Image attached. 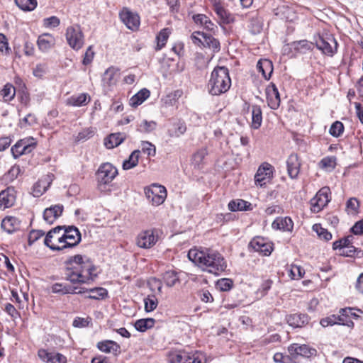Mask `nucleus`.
I'll return each mask as SVG.
<instances>
[{
	"instance_id": "nucleus-1",
	"label": "nucleus",
	"mask_w": 363,
	"mask_h": 363,
	"mask_svg": "<svg viewBox=\"0 0 363 363\" xmlns=\"http://www.w3.org/2000/svg\"><path fill=\"white\" fill-rule=\"evenodd\" d=\"M187 256L189 259L202 271L214 275H219L227 268V263L223 256L218 251L210 248L191 249Z\"/></svg>"
},
{
	"instance_id": "nucleus-2",
	"label": "nucleus",
	"mask_w": 363,
	"mask_h": 363,
	"mask_svg": "<svg viewBox=\"0 0 363 363\" xmlns=\"http://www.w3.org/2000/svg\"><path fill=\"white\" fill-rule=\"evenodd\" d=\"M231 86L229 70L225 67H216L211 72L208 89L212 96H219L227 92Z\"/></svg>"
},
{
	"instance_id": "nucleus-3",
	"label": "nucleus",
	"mask_w": 363,
	"mask_h": 363,
	"mask_svg": "<svg viewBox=\"0 0 363 363\" xmlns=\"http://www.w3.org/2000/svg\"><path fill=\"white\" fill-rule=\"evenodd\" d=\"M64 233L61 236L56 238L60 247H52L54 251H60L67 248L77 246L81 241V233L75 226H63Z\"/></svg>"
},
{
	"instance_id": "nucleus-4",
	"label": "nucleus",
	"mask_w": 363,
	"mask_h": 363,
	"mask_svg": "<svg viewBox=\"0 0 363 363\" xmlns=\"http://www.w3.org/2000/svg\"><path fill=\"white\" fill-rule=\"evenodd\" d=\"M316 48L328 56H333L337 51V42L335 38L330 34H318L313 38Z\"/></svg>"
},
{
	"instance_id": "nucleus-5",
	"label": "nucleus",
	"mask_w": 363,
	"mask_h": 363,
	"mask_svg": "<svg viewBox=\"0 0 363 363\" xmlns=\"http://www.w3.org/2000/svg\"><path fill=\"white\" fill-rule=\"evenodd\" d=\"M96 270H86L79 272L77 269H66L65 272V279L69 281L72 284H84L89 283L93 281L97 276L94 273Z\"/></svg>"
},
{
	"instance_id": "nucleus-6",
	"label": "nucleus",
	"mask_w": 363,
	"mask_h": 363,
	"mask_svg": "<svg viewBox=\"0 0 363 363\" xmlns=\"http://www.w3.org/2000/svg\"><path fill=\"white\" fill-rule=\"evenodd\" d=\"M118 174L117 169L111 163L101 164L96 172L99 186L111 183Z\"/></svg>"
},
{
	"instance_id": "nucleus-7",
	"label": "nucleus",
	"mask_w": 363,
	"mask_h": 363,
	"mask_svg": "<svg viewBox=\"0 0 363 363\" xmlns=\"http://www.w3.org/2000/svg\"><path fill=\"white\" fill-rule=\"evenodd\" d=\"M66 39L69 45L74 50L81 49L84 45V35L79 25L69 26L66 30Z\"/></svg>"
},
{
	"instance_id": "nucleus-8",
	"label": "nucleus",
	"mask_w": 363,
	"mask_h": 363,
	"mask_svg": "<svg viewBox=\"0 0 363 363\" xmlns=\"http://www.w3.org/2000/svg\"><path fill=\"white\" fill-rule=\"evenodd\" d=\"M288 352L293 357V359H295V363H297L298 357L310 358L317 355V350L315 348L305 344H291L288 347Z\"/></svg>"
},
{
	"instance_id": "nucleus-9",
	"label": "nucleus",
	"mask_w": 363,
	"mask_h": 363,
	"mask_svg": "<svg viewBox=\"0 0 363 363\" xmlns=\"http://www.w3.org/2000/svg\"><path fill=\"white\" fill-rule=\"evenodd\" d=\"M330 189L328 186L322 187L311 200V211L320 212L330 201Z\"/></svg>"
},
{
	"instance_id": "nucleus-10",
	"label": "nucleus",
	"mask_w": 363,
	"mask_h": 363,
	"mask_svg": "<svg viewBox=\"0 0 363 363\" xmlns=\"http://www.w3.org/2000/svg\"><path fill=\"white\" fill-rule=\"evenodd\" d=\"M171 363H205L200 358V354L196 352L191 353L185 350H179L172 353L169 356Z\"/></svg>"
},
{
	"instance_id": "nucleus-11",
	"label": "nucleus",
	"mask_w": 363,
	"mask_h": 363,
	"mask_svg": "<svg viewBox=\"0 0 363 363\" xmlns=\"http://www.w3.org/2000/svg\"><path fill=\"white\" fill-rule=\"evenodd\" d=\"M145 193L147 199L155 206L162 204L167 196L165 188L156 184H154L152 188L145 189Z\"/></svg>"
},
{
	"instance_id": "nucleus-12",
	"label": "nucleus",
	"mask_w": 363,
	"mask_h": 363,
	"mask_svg": "<svg viewBox=\"0 0 363 363\" xmlns=\"http://www.w3.org/2000/svg\"><path fill=\"white\" fill-rule=\"evenodd\" d=\"M158 235L155 230H147L141 232L137 237V245L139 247L148 249L155 245Z\"/></svg>"
},
{
	"instance_id": "nucleus-13",
	"label": "nucleus",
	"mask_w": 363,
	"mask_h": 363,
	"mask_svg": "<svg viewBox=\"0 0 363 363\" xmlns=\"http://www.w3.org/2000/svg\"><path fill=\"white\" fill-rule=\"evenodd\" d=\"M67 263L71 265V267H68L67 269H77L78 272L86 270H96V267L89 259L84 260V257L80 255L70 257Z\"/></svg>"
},
{
	"instance_id": "nucleus-14",
	"label": "nucleus",
	"mask_w": 363,
	"mask_h": 363,
	"mask_svg": "<svg viewBox=\"0 0 363 363\" xmlns=\"http://www.w3.org/2000/svg\"><path fill=\"white\" fill-rule=\"evenodd\" d=\"M119 69L114 67H108L103 74L102 86L105 91H108L116 85L119 78Z\"/></svg>"
},
{
	"instance_id": "nucleus-15",
	"label": "nucleus",
	"mask_w": 363,
	"mask_h": 363,
	"mask_svg": "<svg viewBox=\"0 0 363 363\" xmlns=\"http://www.w3.org/2000/svg\"><path fill=\"white\" fill-rule=\"evenodd\" d=\"M120 18L128 28L135 30L140 26V17L129 9L124 8L119 13Z\"/></svg>"
},
{
	"instance_id": "nucleus-16",
	"label": "nucleus",
	"mask_w": 363,
	"mask_h": 363,
	"mask_svg": "<svg viewBox=\"0 0 363 363\" xmlns=\"http://www.w3.org/2000/svg\"><path fill=\"white\" fill-rule=\"evenodd\" d=\"M272 166L268 163H264L259 166L255 175V184L260 186L265 185L272 177Z\"/></svg>"
},
{
	"instance_id": "nucleus-17",
	"label": "nucleus",
	"mask_w": 363,
	"mask_h": 363,
	"mask_svg": "<svg viewBox=\"0 0 363 363\" xmlns=\"http://www.w3.org/2000/svg\"><path fill=\"white\" fill-rule=\"evenodd\" d=\"M267 104L271 109L277 110L280 106V95L275 84L270 83L266 88Z\"/></svg>"
},
{
	"instance_id": "nucleus-18",
	"label": "nucleus",
	"mask_w": 363,
	"mask_h": 363,
	"mask_svg": "<svg viewBox=\"0 0 363 363\" xmlns=\"http://www.w3.org/2000/svg\"><path fill=\"white\" fill-rule=\"evenodd\" d=\"M249 247L255 252L262 253L263 255H269L273 250L272 244L267 242L264 238L261 237L254 238L249 243Z\"/></svg>"
},
{
	"instance_id": "nucleus-19",
	"label": "nucleus",
	"mask_w": 363,
	"mask_h": 363,
	"mask_svg": "<svg viewBox=\"0 0 363 363\" xmlns=\"http://www.w3.org/2000/svg\"><path fill=\"white\" fill-rule=\"evenodd\" d=\"M286 319L288 324L294 328L304 327L310 321V317L306 313H301L288 315Z\"/></svg>"
},
{
	"instance_id": "nucleus-20",
	"label": "nucleus",
	"mask_w": 363,
	"mask_h": 363,
	"mask_svg": "<svg viewBox=\"0 0 363 363\" xmlns=\"http://www.w3.org/2000/svg\"><path fill=\"white\" fill-rule=\"evenodd\" d=\"M287 172L291 179L297 178L301 167V162L296 154H291L286 160Z\"/></svg>"
},
{
	"instance_id": "nucleus-21",
	"label": "nucleus",
	"mask_w": 363,
	"mask_h": 363,
	"mask_svg": "<svg viewBox=\"0 0 363 363\" xmlns=\"http://www.w3.org/2000/svg\"><path fill=\"white\" fill-rule=\"evenodd\" d=\"M63 206L57 204L45 209L43 213L44 220L49 224H52L62 213Z\"/></svg>"
},
{
	"instance_id": "nucleus-22",
	"label": "nucleus",
	"mask_w": 363,
	"mask_h": 363,
	"mask_svg": "<svg viewBox=\"0 0 363 363\" xmlns=\"http://www.w3.org/2000/svg\"><path fill=\"white\" fill-rule=\"evenodd\" d=\"M34 149V144H28L24 140L18 141L12 147L11 153L14 158H18L23 155L32 152Z\"/></svg>"
},
{
	"instance_id": "nucleus-23",
	"label": "nucleus",
	"mask_w": 363,
	"mask_h": 363,
	"mask_svg": "<svg viewBox=\"0 0 363 363\" xmlns=\"http://www.w3.org/2000/svg\"><path fill=\"white\" fill-rule=\"evenodd\" d=\"M97 348L105 353H112L118 356L121 353V346L113 340H104L99 342L96 345Z\"/></svg>"
},
{
	"instance_id": "nucleus-24",
	"label": "nucleus",
	"mask_w": 363,
	"mask_h": 363,
	"mask_svg": "<svg viewBox=\"0 0 363 363\" xmlns=\"http://www.w3.org/2000/svg\"><path fill=\"white\" fill-rule=\"evenodd\" d=\"M16 201L13 188H7L0 192V208L11 207Z\"/></svg>"
},
{
	"instance_id": "nucleus-25",
	"label": "nucleus",
	"mask_w": 363,
	"mask_h": 363,
	"mask_svg": "<svg viewBox=\"0 0 363 363\" xmlns=\"http://www.w3.org/2000/svg\"><path fill=\"white\" fill-rule=\"evenodd\" d=\"M63 230L62 226H57L50 230L44 239V244L52 250V247H60L61 244H58L56 238L61 236L60 232Z\"/></svg>"
},
{
	"instance_id": "nucleus-26",
	"label": "nucleus",
	"mask_w": 363,
	"mask_h": 363,
	"mask_svg": "<svg viewBox=\"0 0 363 363\" xmlns=\"http://www.w3.org/2000/svg\"><path fill=\"white\" fill-rule=\"evenodd\" d=\"M55 44V39L52 35L50 33H43L39 35L37 45L40 50L47 52Z\"/></svg>"
},
{
	"instance_id": "nucleus-27",
	"label": "nucleus",
	"mask_w": 363,
	"mask_h": 363,
	"mask_svg": "<svg viewBox=\"0 0 363 363\" xmlns=\"http://www.w3.org/2000/svg\"><path fill=\"white\" fill-rule=\"evenodd\" d=\"M21 222L20 220L13 216H8L4 218L1 221V228L7 232L9 234H11L20 228Z\"/></svg>"
},
{
	"instance_id": "nucleus-28",
	"label": "nucleus",
	"mask_w": 363,
	"mask_h": 363,
	"mask_svg": "<svg viewBox=\"0 0 363 363\" xmlns=\"http://www.w3.org/2000/svg\"><path fill=\"white\" fill-rule=\"evenodd\" d=\"M275 230L290 232L293 230L294 223L289 217L277 218L272 224Z\"/></svg>"
},
{
	"instance_id": "nucleus-29",
	"label": "nucleus",
	"mask_w": 363,
	"mask_h": 363,
	"mask_svg": "<svg viewBox=\"0 0 363 363\" xmlns=\"http://www.w3.org/2000/svg\"><path fill=\"white\" fill-rule=\"evenodd\" d=\"M257 68L262 73L263 77L269 80L273 72V65L272 61L267 59L259 60L257 64Z\"/></svg>"
},
{
	"instance_id": "nucleus-30",
	"label": "nucleus",
	"mask_w": 363,
	"mask_h": 363,
	"mask_svg": "<svg viewBox=\"0 0 363 363\" xmlns=\"http://www.w3.org/2000/svg\"><path fill=\"white\" fill-rule=\"evenodd\" d=\"M186 130V126L184 121L177 120L174 122L172 126L168 129V135L172 138H179Z\"/></svg>"
},
{
	"instance_id": "nucleus-31",
	"label": "nucleus",
	"mask_w": 363,
	"mask_h": 363,
	"mask_svg": "<svg viewBox=\"0 0 363 363\" xmlns=\"http://www.w3.org/2000/svg\"><path fill=\"white\" fill-rule=\"evenodd\" d=\"M213 10L223 23L229 24L234 21L231 14L219 2H216L213 4Z\"/></svg>"
},
{
	"instance_id": "nucleus-32",
	"label": "nucleus",
	"mask_w": 363,
	"mask_h": 363,
	"mask_svg": "<svg viewBox=\"0 0 363 363\" xmlns=\"http://www.w3.org/2000/svg\"><path fill=\"white\" fill-rule=\"evenodd\" d=\"M90 101V96L85 93L79 95H73L67 99L66 104L72 106H83Z\"/></svg>"
},
{
	"instance_id": "nucleus-33",
	"label": "nucleus",
	"mask_w": 363,
	"mask_h": 363,
	"mask_svg": "<svg viewBox=\"0 0 363 363\" xmlns=\"http://www.w3.org/2000/svg\"><path fill=\"white\" fill-rule=\"evenodd\" d=\"M124 140L125 137L122 133H111L104 139V145L108 149H112L121 144Z\"/></svg>"
},
{
	"instance_id": "nucleus-34",
	"label": "nucleus",
	"mask_w": 363,
	"mask_h": 363,
	"mask_svg": "<svg viewBox=\"0 0 363 363\" xmlns=\"http://www.w3.org/2000/svg\"><path fill=\"white\" fill-rule=\"evenodd\" d=\"M150 95V91L147 89H142L130 99L129 104L132 107H137L143 104Z\"/></svg>"
},
{
	"instance_id": "nucleus-35",
	"label": "nucleus",
	"mask_w": 363,
	"mask_h": 363,
	"mask_svg": "<svg viewBox=\"0 0 363 363\" xmlns=\"http://www.w3.org/2000/svg\"><path fill=\"white\" fill-rule=\"evenodd\" d=\"M228 207L230 211L233 212L238 211H249L252 209L251 203L242 199L230 201Z\"/></svg>"
},
{
	"instance_id": "nucleus-36",
	"label": "nucleus",
	"mask_w": 363,
	"mask_h": 363,
	"mask_svg": "<svg viewBox=\"0 0 363 363\" xmlns=\"http://www.w3.org/2000/svg\"><path fill=\"white\" fill-rule=\"evenodd\" d=\"M203 47L212 49L213 52H218L220 50L219 41L211 35L202 33Z\"/></svg>"
},
{
	"instance_id": "nucleus-37",
	"label": "nucleus",
	"mask_w": 363,
	"mask_h": 363,
	"mask_svg": "<svg viewBox=\"0 0 363 363\" xmlns=\"http://www.w3.org/2000/svg\"><path fill=\"white\" fill-rule=\"evenodd\" d=\"M85 291V292H89L90 295L87 296L88 298L99 300L104 299L108 296V291L106 289L102 287L92 288V289H86L82 288V291Z\"/></svg>"
},
{
	"instance_id": "nucleus-38",
	"label": "nucleus",
	"mask_w": 363,
	"mask_h": 363,
	"mask_svg": "<svg viewBox=\"0 0 363 363\" xmlns=\"http://www.w3.org/2000/svg\"><path fill=\"white\" fill-rule=\"evenodd\" d=\"M262 122V113L259 106H252V128L254 129H258Z\"/></svg>"
},
{
	"instance_id": "nucleus-39",
	"label": "nucleus",
	"mask_w": 363,
	"mask_h": 363,
	"mask_svg": "<svg viewBox=\"0 0 363 363\" xmlns=\"http://www.w3.org/2000/svg\"><path fill=\"white\" fill-rule=\"evenodd\" d=\"M155 323L154 318H143L136 320L135 323V328L139 332H145L148 329L153 328Z\"/></svg>"
},
{
	"instance_id": "nucleus-40",
	"label": "nucleus",
	"mask_w": 363,
	"mask_h": 363,
	"mask_svg": "<svg viewBox=\"0 0 363 363\" xmlns=\"http://www.w3.org/2000/svg\"><path fill=\"white\" fill-rule=\"evenodd\" d=\"M140 153V150H134L130 155L128 159L125 160L123 162V169L124 170H128L137 166L138 163Z\"/></svg>"
},
{
	"instance_id": "nucleus-41",
	"label": "nucleus",
	"mask_w": 363,
	"mask_h": 363,
	"mask_svg": "<svg viewBox=\"0 0 363 363\" xmlns=\"http://www.w3.org/2000/svg\"><path fill=\"white\" fill-rule=\"evenodd\" d=\"M313 43L306 40H301L293 43L294 49L301 53H306L307 51L311 50L313 48Z\"/></svg>"
},
{
	"instance_id": "nucleus-42",
	"label": "nucleus",
	"mask_w": 363,
	"mask_h": 363,
	"mask_svg": "<svg viewBox=\"0 0 363 363\" xmlns=\"http://www.w3.org/2000/svg\"><path fill=\"white\" fill-rule=\"evenodd\" d=\"M208 155L206 148H202L195 152L192 157V164L195 167L200 169L206 156Z\"/></svg>"
},
{
	"instance_id": "nucleus-43",
	"label": "nucleus",
	"mask_w": 363,
	"mask_h": 363,
	"mask_svg": "<svg viewBox=\"0 0 363 363\" xmlns=\"http://www.w3.org/2000/svg\"><path fill=\"white\" fill-rule=\"evenodd\" d=\"M162 279L168 287L174 286L179 281L177 274L174 271H167L163 274Z\"/></svg>"
},
{
	"instance_id": "nucleus-44",
	"label": "nucleus",
	"mask_w": 363,
	"mask_h": 363,
	"mask_svg": "<svg viewBox=\"0 0 363 363\" xmlns=\"http://www.w3.org/2000/svg\"><path fill=\"white\" fill-rule=\"evenodd\" d=\"M16 6L25 11H33L37 6L36 0H14Z\"/></svg>"
},
{
	"instance_id": "nucleus-45",
	"label": "nucleus",
	"mask_w": 363,
	"mask_h": 363,
	"mask_svg": "<svg viewBox=\"0 0 363 363\" xmlns=\"http://www.w3.org/2000/svg\"><path fill=\"white\" fill-rule=\"evenodd\" d=\"M339 255L344 257H363V251L356 248L354 246H350L347 249L339 252Z\"/></svg>"
},
{
	"instance_id": "nucleus-46",
	"label": "nucleus",
	"mask_w": 363,
	"mask_h": 363,
	"mask_svg": "<svg viewBox=\"0 0 363 363\" xmlns=\"http://www.w3.org/2000/svg\"><path fill=\"white\" fill-rule=\"evenodd\" d=\"M343 320V318L341 315H332L326 318H323L320 320V324L325 328L328 326H333L335 324L340 323V321Z\"/></svg>"
},
{
	"instance_id": "nucleus-47",
	"label": "nucleus",
	"mask_w": 363,
	"mask_h": 363,
	"mask_svg": "<svg viewBox=\"0 0 363 363\" xmlns=\"http://www.w3.org/2000/svg\"><path fill=\"white\" fill-rule=\"evenodd\" d=\"M15 94V87L9 83H7L6 85H4L3 89L1 90V95L5 101H11L14 98Z\"/></svg>"
},
{
	"instance_id": "nucleus-48",
	"label": "nucleus",
	"mask_w": 363,
	"mask_h": 363,
	"mask_svg": "<svg viewBox=\"0 0 363 363\" xmlns=\"http://www.w3.org/2000/svg\"><path fill=\"white\" fill-rule=\"evenodd\" d=\"M145 310L146 312L154 311L158 304V301L155 295H149L144 299Z\"/></svg>"
},
{
	"instance_id": "nucleus-49",
	"label": "nucleus",
	"mask_w": 363,
	"mask_h": 363,
	"mask_svg": "<svg viewBox=\"0 0 363 363\" xmlns=\"http://www.w3.org/2000/svg\"><path fill=\"white\" fill-rule=\"evenodd\" d=\"M313 230L317 233L320 238L325 241L332 239V234L327 229L322 228L320 224L313 225Z\"/></svg>"
},
{
	"instance_id": "nucleus-50",
	"label": "nucleus",
	"mask_w": 363,
	"mask_h": 363,
	"mask_svg": "<svg viewBox=\"0 0 363 363\" xmlns=\"http://www.w3.org/2000/svg\"><path fill=\"white\" fill-rule=\"evenodd\" d=\"M233 286V281L230 279L223 278L216 282V287L221 291H228Z\"/></svg>"
},
{
	"instance_id": "nucleus-51",
	"label": "nucleus",
	"mask_w": 363,
	"mask_h": 363,
	"mask_svg": "<svg viewBox=\"0 0 363 363\" xmlns=\"http://www.w3.org/2000/svg\"><path fill=\"white\" fill-rule=\"evenodd\" d=\"M169 37V31L167 28L162 29L157 35V50H161L166 44Z\"/></svg>"
},
{
	"instance_id": "nucleus-52",
	"label": "nucleus",
	"mask_w": 363,
	"mask_h": 363,
	"mask_svg": "<svg viewBox=\"0 0 363 363\" xmlns=\"http://www.w3.org/2000/svg\"><path fill=\"white\" fill-rule=\"evenodd\" d=\"M38 356L43 362L52 363L54 359V352H49L48 350L41 348L38 351Z\"/></svg>"
},
{
	"instance_id": "nucleus-53",
	"label": "nucleus",
	"mask_w": 363,
	"mask_h": 363,
	"mask_svg": "<svg viewBox=\"0 0 363 363\" xmlns=\"http://www.w3.org/2000/svg\"><path fill=\"white\" fill-rule=\"evenodd\" d=\"M343 131H344V125L342 122L338 121L334 122L331 125L330 130H329L330 134L332 136L335 137V138L340 136V135L343 133Z\"/></svg>"
},
{
	"instance_id": "nucleus-54",
	"label": "nucleus",
	"mask_w": 363,
	"mask_h": 363,
	"mask_svg": "<svg viewBox=\"0 0 363 363\" xmlns=\"http://www.w3.org/2000/svg\"><path fill=\"white\" fill-rule=\"evenodd\" d=\"M156 128V123L155 121H147L143 120L138 125V130L142 133H150Z\"/></svg>"
},
{
	"instance_id": "nucleus-55",
	"label": "nucleus",
	"mask_w": 363,
	"mask_h": 363,
	"mask_svg": "<svg viewBox=\"0 0 363 363\" xmlns=\"http://www.w3.org/2000/svg\"><path fill=\"white\" fill-rule=\"evenodd\" d=\"M279 12L276 14L278 15L281 13V18L285 19L286 21H293L295 18V14L293 10L289 7H281L278 9Z\"/></svg>"
},
{
	"instance_id": "nucleus-56",
	"label": "nucleus",
	"mask_w": 363,
	"mask_h": 363,
	"mask_svg": "<svg viewBox=\"0 0 363 363\" xmlns=\"http://www.w3.org/2000/svg\"><path fill=\"white\" fill-rule=\"evenodd\" d=\"M273 359L277 363H295V359L289 353L285 355L283 353L277 352L274 354Z\"/></svg>"
},
{
	"instance_id": "nucleus-57",
	"label": "nucleus",
	"mask_w": 363,
	"mask_h": 363,
	"mask_svg": "<svg viewBox=\"0 0 363 363\" xmlns=\"http://www.w3.org/2000/svg\"><path fill=\"white\" fill-rule=\"evenodd\" d=\"M305 274L304 269L300 266L291 265L289 271V276L292 279H300Z\"/></svg>"
},
{
	"instance_id": "nucleus-58",
	"label": "nucleus",
	"mask_w": 363,
	"mask_h": 363,
	"mask_svg": "<svg viewBox=\"0 0 363 363\" xmlns=\"http://www.w3.org/2000/svg\"><path fill=\"white\" fill-rule=\"evenodd\" d=\"M336 159L334 157H323L319 162V166L322 169H334L336 164Z\"/></svg>"
},
{
	"instance_id": "nucleus-59",
	"label": "nucleus",
	"mask_w": 363,
	"mask_h": 363,
	"mask_svg": "<svg viewBox=\"0 0 363 363\" xmlns=\"http://www.w3.org/2000/svg\"><path fill=\"white\" fill-rule=\"evenodd\" d=\"M359 206V203L356 198H350L346 203V209L351 214L357 213Z\"/></svg>"
},
{
	"instance_id": "nucleus-60",
	"label": "nucleus",
	"mask_w": 363,
	"mask_h": 363,
	"mask_svg": "<svg viewBox=\"0 0 363 363\" xmlns=\"http://www.w3.org/2000/svg\"><path fill=\"white\" fill-rule=\"evenodd\" d=\"M354 311H355V308H341L339 311V313H340L339 315H341L342 318H350V317L357 318L359 317V315H357L355 312H354ZM356 311H357L358 312L362 313V311L361 310L356 309Z\"/></svg>"
},
{
	"instance_id": "nucleus-61",
	"label": "nucleus",
	"mask_w": 363,
	"mask_h": 363,
	"mask_svg": "<svg viewBox=\"0 0 363 363\" xmlns=\"http://www.w3.org/2000/svg\"><path fill=\"white\" fill-rule=\"evenodd\" d=\"M45 233L42 230H33L28 235V245H32L35 241L44 236Z\"/></svg>"
},
{
	"instance_id": "nucleus-62",
	"label": "nucleus",
	"mask_w": 363,
	"mask_h": 363,
	"mask_svg": "<svg viewBox=\"0 0 363 363\" xmlns=\"http://www.w3.org/2000/svg\"><path fill=\"white\" fill-rule=\"evenodd\" d=\"M0 52H4L5 55H9L11 52L7 38L3 33H0Z\"/></svg>"
},
{
	"instance_id": "nucleus-63",
	"label": "nucleus",
	"mask_w": 363,
	"mask_h": 363,
	"mask_svg": "<svg viewBox=\"0 0 363 363\" xmlns=\"http://www.w3.org/2000/svg\"><path fill=\"white\" fill-rule=\"evenodd\" d=\"M94 134L91 128H86L79 132L77 136V141H84L91 138Z\"/></svg>"
},
{
	"instance_id": "nucleus-64",
	"label": "nucleus",
	"mask_w": 363,
	"mask_h": 363,
	"mask_svg": "<svg viewBox=\"0 0 363 363\" xmlns=\"http://www.w3.org/2000/svg\"><path fill=\"white\" fill-rule=\"evenodd\" d=\"M43 21H44V26L45 27L56 28L60 23V21L59 18H57V16H55L45 18Z\"/></svg>"
}]
</instances>
